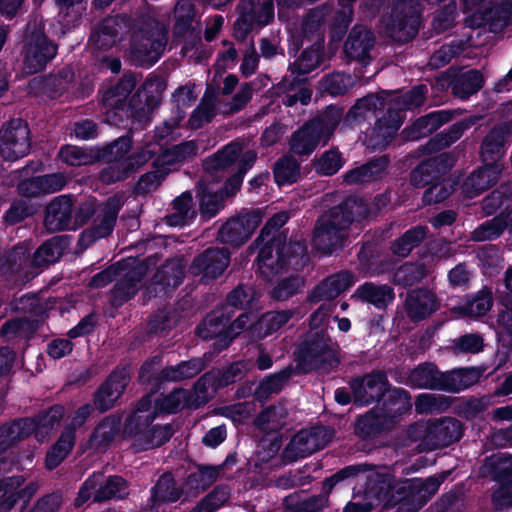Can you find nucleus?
<instances>
[{
  "mask_svg": "<svg viewBox=\"0 0 512 512\" xmlns=\"http://www.w3.org/2000/svg\"><path fill=\"white\" fill-rule=\"evenodd\" d=\"M450 471L426 479L412 478L397 481L388 473L376 474L367 484L368 494L383 508L396 507L395 512H418L437 493Z\"/></svg>",
  "mask_w": 512,
  "mask_h": 512,
  "instance_id": "f257e3e1",
  "label": "nucleus"
},
{
  "mask_svg": "<svg viewBox=\"0 0 512 512\" xmlns=\"http://www.w3.org/2000/svg\"><path fill=\"white\" fill-rule=\"evenodd\" d=\"M299 360L301 363L296 368L288 366L271 374L263 384H282L289 381L294 374L338 363L332 342L323 331L310 334L307 337L299 349Z\"/></svg>",
  "mask_w": 512,
  "mask_h": 512,
  "instance_id": "f03ea898",
  "label": "nucleus"
},
{
  "mask_svg": "<svg viewBox=\"0 0 512 512\" xmlns=\"http://www.w3.org/2000/svg\"><path fill=\"white\" fill-rule=\"evenodd\" d=\"M167 43L163 23L151 16L137 20L131 40L130 58L136 65H152L161 57Z\"/></svg>",
  "mask_w": 512,
  "mask_h": 512,
  "instance_id": "7ed1b4c3",
  "label": "nucleus"
},
{
  "mask_svg": "<svg viewBox=\"0 0 512 512\" xmlns=\"http://www.w3.org/2000/svg\"><path fill=\"white\" fill-rule=\"evenodd\" d=\"M65 410L62 405L55 404L39 411L33 417H21L4 423L8 431H13V439L17 442L34 436L38 442L49 439L57 430L64 418Z\"/></svg>",
  "mask_w": 512,
  "mask_h": 512,
  "instance_id": "20e7f679",
  "label": "nucleus"
},
{
  "mask_svg": "<svg viewBox=\"0 0 512 512\" xmlns=\"http://www.w3.org/2000/svg\"><path fill=\"white\" fill-rule=\"evenodd\" d=\"M253 89L249 83H244L232 97L226 101L215 94L205 93L198 107L193 111L189 119L192 128H200L203 124L210 122L216 113L232 115L241 111L251 100Z\"/></svg>",
  "mask_w": 512,
  "mask_h": 512,
  "instance_id": "39448f33",
  "label": "nucleus"
},
{
  "mask_svg": "<svg viewBox=\"0 0 512 512\" xmlns=\"http://www.w3.org/2000/svg\"><path fill=\"white\" fill-rule=\"evenodd\" d=\"M349 221L341 209L335 207L323 213L316 221L313 243L324 254H331L343 247L348 237Z\"/></svg>",
  "mask_w": 512,
  "mask_h": 512,
  "instance_id": "423d86ee",
  "label": "nucleus"
},
{
  "mask_svg": "<svg viewBox=\"0 0 512 512\" xmlns=\"http://www.w3.org/2000/svg\"><path fill=\"white\" fill-rule=\"evenodd\" d=\"M247 144L248 143L245 140H235L227 144L214 156L206 159L203 165L206 173V180L210 181V179L221 178L223 170L231 166L239 157L238 172L245 175L257 159V153L254 150L249 149L244 151Z\"/></svg>",
  "mask_w": 512,
  "mask_h": 512,
  "instance_id": "0eeeda50",
  "label": "nucleus"
},
{
  "mask_svg": "<svg viewBox=\"0 0 512 512\" xmlns=\"http://www.w3.org/2000/svg\"><path fill=\"white\" fill-rule=\"evenodd\" d=\"M237 11L234 35L240 41H244L255 27H264L274 19L273 0H239Z\"/></svg>",
  "mask_w": 512,
  "mask_h": 512,
  "instance_id": "6e6552de",
  "label": "nucleus"
},
{
  "mask_svg": "<svg viewBox=\"0 0 512 512\" xmlns=\"http://www.w3.org/2000/svg\"><path fill=\"white\" fill-rule=\"evenodd\" d=\"M121 207V197L116 195L98 205L97 213L92 219V226L85 229L79 236L78 246L81 252L96 240L105 238L112 233Z\"/></svg>",
  "mask_w": 512,
  "mask_h": 512,
  "instance_id": "1a4fd4ad",
  "label": "nucleus"
},
{
  "mask_svg": "<svg viewBox=\"0 0 512 512\" xmlns=\"http://www.w3.org/2000/svg\"><path fill=\"white\" fill-rule=\"evenodd\" d=\"M31 147L30 130L22 119H12L0 129V155L6 161L25 157Z\"/></svg>",
  "mask_w": 512,
  "mask_h": 512,
  "instance_id": "9d476101",
  "label": "nucleus"
},
{
  "mask_svg": "<svg viewBox=\"0 0 512 512\" xmlns=\"http://www.w3.org/2000/svg\"><path fill=\"white\" fill-rule=\"evenodd\" d=\"M262 220L263 212L260 209L243 210L222 225L218 232V239L222 243L242 245L251 237Z\"/></svg>",
  "mask_w": 512,
  "mask_h": 512,
  "instance_id": "9b49d317",
  "label": "nucleus"
},
{
  "mask_svg": "<svg viewBox=\"0 0 512 512\" xmlns=\"http://www.w3.org/2000/svg\"><path fill=\"white\" fill-rule=\"evenodd\" d=\"M147 273V265L144 261L131 260L118 265L117 276H120L111 291V303L121 306L130 300L141 287V281Z\"/></svg>",
  "mask_w": 512,
  "mask_h": 512,
  "instance_id": "f8f14e48",
  "label": "nucleus"
},
{
  "mask_svg": "<svg viewBox=\"0 0 512 512\" xmlns=\"http://www.w3.org/2000/svg\"><path fill=\"white\" fill-rule=\"evenodd\" d=\"M56 52V46L48 40L41 29L34 27V30H31L30 26L28 27L23 67L25 73L35 74L43 70L55 57Z\"/></svg>",
  "mask_w": 512,
  "mask_h": 512,
  "instance_id": "ddd939ff",
  "label": "nucleus"
},
{
  "mask_svg": "<svg viewBox=\"0 0 512 512\" xmlns=\"http://www.w3.org/2000/svg\"><path fill=\"white\" fill-rule=\"evenodd\" d=\"M153 387L156 389H152L145 395L150 396L156 417L177 414L184 408L197 409L201 405L198 396L185 390L182 386L175 387L169 394L158 393L162 386Z\"/></svg>",
  "mask_w": 512,
  "mask_h": 512,
  "instance_id": "4468645a",
  "label": "nucleus"
},
{
  "mask_svg": "<svg viewBox=\"0 0 512 512\" xmlns=\"http://www.w3.org/2000/svg\"><path fill=\"white\" fill-rule=\"evenodd\" d=\"M230 263V254L224 248L211 247L195 256L189 266V273L200 277L203 282L219 278Z\"/></svg>",
  "mask_w": 512,
  "mask_h": 512,
  "instance_id": "2eb2a0df",
  "label": "nucleus"
},
{
  "mask_svg": "<svg viewBox=\"0 0 512 512\" xmlns=\"http://www.w3.org/2000/svg\"><path fill=\"white\" fill-rule=\"evenodd\" d=\"M379 413L392 421V430L403 419V416L411 411V397L409 393L402 388L391 387L384 388L379 394V401L375 405Z\"/></svg>",
  "mask_w": 512,
  "mask_h": 512,
  "instance_id": "dca6fc26",
  "label": "nucleus"
},
{
  "mask_svg": "<svg viewBox=\"0 0 512 512\" xmlns=\"http://www.w3.org/2000/svg\"><path fill=\"white\" fill-rule=\"evenodd\" d=\"M136 86L133 75H123L117 83L103 91L101 97L102 106L105 108L108 122L117 124L115 119L118 110L127 106V101Z\"/></svg>",
  "mask_w": 512,
  "mask_h": 512,
  "instance_id": "f3484780",
  "label": "nucleus"
},
{
  "mask_svg": "<svg viewBox=\"0 0 512 512\" xmlns=\"http://www.w3.org/2000/svg\"><path fill=\"white\" fill-rule=\"evenodd\" d=\"M440 308V299L431 290L418 288L410 291L404 302V310L412 322L429 318Z\"/></svg>",
  "mask_w": 512,
  "mask_h": 512,
  "instance_id": "a211bd4d",
  "label": "nucleus"
},
{
  "mask_svg": "<svg viewBox=\"0 0 512 512\" xmlns=\"http://www.w3.org/2000/svg\"><path fill=\"white\" fill-rule=\"evenodd\" d=\"M156 418L150 396L143 395L125 418L123 433L130 438L140 437L142 439Z\"/></svg>",
  "mask_w": 512,
  "mask_h": 512,
  "instance_id": "6ab92c4d",
  "label": "nucleus"
},
{
  "mask_svg": "<svg viewBox=\"0 0 512 512\" xmlns=\"http://www.w3.org/2000/svg\"><path fill=\"white\" fill-rule=\"evenodd\" d=\"M291 251V245L279 248L278 245H266L263 247L257 257L258 270L261 276L272 281L287 270L290 263L287 254Z\"/></svg>",
  "mask_w": 512,
  "mask_h": 512,
  "instance_id": "aec40b11",
  "label": "nucleus"
},
{
  "mask_svg": "<svg viewBox=\"0 0 512 512\" xmlns=\"http://www.w3.org/2000/svg\"><path fill=\"white\" fill-rule=\"evenodd\" d=\"M464 433L463 423L454 417H441L430 421V447L428 451L448 447L458 442Z\"/></svg>",
  "mask_w": 512,
  "mask_h": 512,
  "instance_id": "412c9836",
  "label": "nucleus"
},
{
  "mask_svg": "<svg viewBox=\"0 0 512 512\" xmlns=\"http://www.w3.org/2000/svg\"><path fill=\"white\" fill-rule=\"evenodd\" d=\"M403 122L402 115L398 112L389 111L378 118L375 126L366 134L365 141L367 146L374 150H382L388 146L392 138L396 135Z\"/></svg>",
  "mask_w": 512,
  "mask_h": 512,
  "instance_id": "4be33fe9",
  "label": "nucleus"
},
{
  "mask_svg": "<svg viewBox=\"0 0 512 512\" xmlns=\"http://www.w3.org/2000/svg\"><path fill=\"white\" fill-rule=\"evenodd\" d=\"M392 421L383 417L375 406L355 418L353 432L361 440H373L392 431Z\"/></svg>",
  "mask_w": 512,
  "mask_h": 512,
  "instance_id": "5701e85b",
  "label": "nucleus"
},
{
  "mask_svg": "<svg viewBox=\"0 0 512 512\" xmlns=\"http://www.w3.org/2000/svg\"><path fill=\"white\" fill-rule=\"evenodd\" d=\"M374 44L372 31L363 25H355L345 41L344 52L349 59L366 64Z\"/></svg>",
  "mask_w": 512,
  "mask_h": 512,
  "instance_id": "b1692460",
  "label": "nucleus"
},
{
  "mask_svg": "<svg viewBox=\"0 0 512 512\" xmlns=\"http://www.w3.org/2000/svg\"><path fill=\"white\" fill-rule=\"evenodd\" d=\"M452 165L453 161L447 154H439L422 162L411 172V183L415 187L426 186L439 179Z\"/></svg>",
  "mask_w": 512,
  "mask_h": 512,
  "instance_id": "393cba45",
  "label": "nucleus"
},
{
  "mask_svg": "<svg viewBox=\"0 0 512 512\" xmlns=\"http://www.w3.org/2000/svg\"><path fill=\"white\" fill-rule=\"evenodd\" d=\"M72 215V198L67 195L58 196L46 208L45 227L51 232L68 229L71 225Z\"/></svg>",
  "mask_w": 512,
  "mask_h": 512,
  "instance_id": "a878e982",
  "label": "nucleus"
},
{
  "mask_svg": "<svg viewBox=\"0 0 512 512\" xmlns=\"http://www.w3.org/2000/svg\"><path fill=\"white\" fill-rule=\"evenodd\" d=\"M354 282L355 277L349 271H341L333 274L314 288L309 296V300L313 303L330 301L347 290Z\"/></svg>",
  "mask_w": 512,
  "mask_h": 512,
  "instance_id": "bb28decb",
  "label": "nucleus"
},
{
  "mask_svg": "<svg viewBox=\"0 0 512 512\" xmlns=\"http://www.w3.org/2000/svg\"><path fill=\"white\" fill-rule=\"evenodd\" d=\"M503 170L502 164H484L472 172L463 184V190L469 197H475L494 186Z\"/></svg>",
  "mask_w": 512,
  "mask_h": 512,
  "instance_id": "cd10ccee",
  "label": "nucleus"
},
{
  "mask_svg": "<svg viewBox=\"0 0 512 512\" xmlns=\"http://www.w3.org/2000/svg\"><path fill=\"white\" fill-rule=\"evenodd\" d=\"M234 311H228V307L221 306L212 311L198 326L196 332L203 339L216 338L217 342L225 335L227 323L231 320Z\"/></svg>",
  "mask_w": 512,
  "mask_h": 512,
  "instance_id": "c85d7f7f",
  "label": "nucleus"
},
{
  "mask_svg": "<svg viewBox=\"0 0 512 512\" xmlns=\"http://www.w3.org/2000/svg\"><path fill=\"white\" fill-rule=\"evenodd\" d=\"M183 494V488L177 486L176 480L172 474L164 473L151 487L149 501L153 506L175 503Z\"/></svg>",
  "mask_w": 512,
  "mask_h": 512,
  "instance_id": "c756f323",
  "label": "nucleus"
},
{
  "mask_svg": "<svg viewBox=\"0 0 512 512\" xmlns=\"http://www.w3.org/2000/svg\"><path fill=\"white\" fill-rule=\"evenodd\" d=\"M309 434L307 429H301L290 439L281 454L283 463L292 464L317 451Z\"/></svg>",
  "mask_w": 512,
  "mask_h": 512,
  "instance_id": "7c9ffc66",
  "label": "nucleus"
},
{
  "mask_svg": "<svg viewBox=\"0 0 512 512\" xmlns=\"http://www.w3.org/2000/svg\"><path fill=\"white\" fill-rule=\"evenodd\" d=\"M130 494L129 483L120 475H109L104 483L100 480L98 489L93 494V500L97 503H103L112 499L123 500Z\"/></svg>",
  "mask_w": 512,
  "mask_h": 512,
  "instance_id": "2f4dec72",
  "label": "nucleus"
},
{
  "mask_svg": "<svg viewBox=\"0 0 512 512\" xmlns=\"http://www.w3.org/2000/svg\"><path fill=\"white\" fill-rule=\"evenodd\" d=\"M69 246L66 236H55L44 242L32 255L36 268L56 262Z\"/></svg>",
  "mask_w": 512,
  "mask_h": 512,
  "instance_id": "473e14b6",
  "label": "nucleus"
},
{
  "mask_svg": "<svg viewBox=\"0 0 512 512\" xmlns=\"http://www.w3.org/2000/svg\"><path fill=\"white\" fill-rule=\"evenodd\" d=\"M353 297L383 309L393 301L394 292L388 285H376L372 282H366L356 289Z\"/></svg>",
  "mask_w": 512,
  "mask_h": 512,
  "instance_id": "72a5a7b5",
  "label": "nucleus"
},
{
  "mask_svg": "<svg viewBox=\"0 0 512 512\" xmlns=\"http://www.w3.org/2000/svg\"><path fill=\"white\" fill-rule=\"evenodd\" d=\"M321 142L323 143V137L308 122L293 133L290 139V149L297 155H309Z\"/></svg>",
  "mask_w": 512,
  "mask_h": 512,
  "instance_id": "f704fd0d",
  "label": "nucleus"
},
{
  "mask_svg": "<svg viewBox=\"0 0 512 512\" xmlns=\"http://www.w3.org/2000/svg\"><path fill=\"white\" fill-rule=\"evenodd\" d=\"M196 471H190L185 478L187 492L198 494L211 487L219 477V468L212 465L195 464Z\"/></svg>",
  "mask_w": 512,
  "mask_h": 512,
  "instance_id": "c9c22d12",
  "label": "nucleus"
},
{
  "mask_svg": "<svg viewBox=\"0 0 512 512\" xmlns=\"http://www.w3.org/2000/svg\"><path fill=\"white\" fill-rule=\"evenodd\" d=\"M387 164L388 161L384 157L375 159L365 165L348 171L344 175V181L347 184L353 185L374 181L382 176L387 168Z\"/></svg>",
  "mask_w": 512,
  "mask_h": 512,
  "instance_id": "e433bc0d",
  "label": "nucleus"
},
{
  "mask_svg": "<svg viewBox=\"0 0 512 512\" xmlns=\"http://www.w3.org/2000/svg\"><path fill=\"white\" fill-rule=\"evenodd\" d=\"M121 417L110 415L105 417L92 431L89 442L92 446L99 448L108 447L119 433Z\"/></svg>",
  "mask_w": 512,
  "mask_h": 512,
  "instance_id": "4c0bfd02",
  "label": "nucleus"
},
{
  "mask_svg": "<svg viewBox=\"0 0 512 512\" xmlns=\"http://www.w3.org/2000/svg\"><path fill=\"white\" fill-rule=\"evenodd\" d=\"M33 245L31 241H23L15 245L6 256L8 268L12 272H23L25 274L33 273L32 269L36 268L33 261L31 251Z\"/></svg>",
  "mask_w": 512,
  "mask_h": 512,
  "instance_id": "58836bf2",
  "label": "nucleus"
},
{
  "mask_svg": "<svg viewBox=\"0 0 512 512\" xmlns=\"http://www.w3.org/2000/svg\"><path fill=\"white\" fill-rule=\"evenodd\" d=\"M490 30L499 32L512 23V0H491V6L484 14Z\"/></svg>",
  "mask_w": 512,
  "mask_h": 512,
  "instance_id": "ea45409f",
  "label": "nucleus"
},
{
  "mask_svg": "<svg viewBox=\"0 0 512 512\" xmlns=\"http://www.w3.org/2000/svg\"><path fill=\"white\" fill-rule=\"evenodd\" d=\"M197 152L198 146L196 142L185 141L162 151L156 158L154 165L158 167L179 164L196 156Z\"/></svg>",
  "mask_w": 512,
  "mask_h": 512,
  "instance_id": "a19ab883",
  "label": "nucleus"
},
{
  "mask_svg": "<svg viewBox=\"0 0 512 512\" xmlns=\"http://www.w3.org/2000/svg\"><path fill=\"white\" fill-rule=\"evenodd\" d=\"M122 24L118 18H107L102 21L98 30L91 36V41L99 49H108L120 41Z\"/></svg>",
  "mask_w": 512,
  "mask_h": 512,
  "instance_id": "79ce46f5",
  "label": "nucleus"
},
{
  "mask_svg": "<svg viewBox=\"0 0 512 512\" xmlns=\"http://www.w3.org/2000/svg\"><path fill=\"white\" fill-rule=\"evenodd\" d=\"M448 117L443 112H433L417 119L410 128L405 129L406 138L417 140L436 131Z\"/></svg>",
  "mask_w": 512,
  "mask_h": 512,
  "instance_id": "37998d69",
  "label": "nucleus"
},
{
  "mask_svg": "<svg viewBox=\"0 0 512 512\" xmlns=\"http://www.w3.org/2000/svg\"><path fill=\"white\" fill-rule=\"evenodd\" d=\"M175 32L186 35L189 32L200 30L199 23L191 0H178L175 9Z\"/></svg>",
  "mask_w": 512,
  "mask_h": 512,
  "instance_id": "c03bdc74",
  "label": "nucleus"
},
{
  "mask_svg": "<svg viewBox=\"0 0 512 512\" xmlns=\"http://www.w3.org/2000/svg\"><path fill=\"white\" fill-rule=\"evenodd\" d=\"M411 384H450L449 375L442 373L434 363L424 362L407 373Z\"/></svg>",
  "mask_w": 512,
  "mask_h": 512,
  "instance_id": "a18cd8bd",
  "label": "nucleus"
},
{
  "mask_svg": "<svg viewBox=\"0 0 512 512\" xmlns=\"http://www.w3.org/2000/svg\"><path fill=\"white\" fill-rule=\"evenodd\" d=\"M13 431H8L3 424L0 426V476L11 472L13 469L19 470L21 463L18 456L9 451L12 446L18 442L13 439Z\"/></svg>",
  "mask_w": 512,
  "mask_h": 512,
  "instance_id": "49530a36",
  "label": "nucleus"
},
{
  "mask_svg": "<svg viewBox=\"0 0 512 512\" xmlns=\"http://www.w3.org/2000/svg\"><path fill=\"white\" fill-rule=\"evenodd\" d=\"M194 213L192 194L183 192L173 200L170 213L166 215L165 221L170 226H182L194 216Z\"/></svg>",
  "mask_w": 512,
  "mask_h": 512,
  "instance_id": "de8ad7c7",
  "label": "nucleus"
},
{
  "mask_svg": "<svg viewBox=\"0 0 512 512\" xmlns=\"http://www.w3.org/2000/svg\"><path fill=\"white\" fill-rule=\"evenodd\" d=\"M42 324L43 321L39 318H16L3 324L0 332L8 339H30L40 329Z\"/></svg>",
  "mask_w": 512,
  "mask_h": 512,
  "instance_id": "09e8293b",
  "label": "nucleus"
},
{
  "mask_svg": "<svg viewBox=\"0 0 512 512\" xmlns=\"http://www.w3.org/2000/svg\"><path fill=\"white\" fill-rule=\"evenodd\" d=\"M366 471H368L367 464L347 465L322 481V491L329 495L336 486H348L359 474Z\"/></svg>",
  "mask_w": 512,
  "mask_h": 512,
  "instance_id": "8fccbe9b",
  "label": "nucleus"
},
{
  "mask_svg": "<svg viewBox=\"0 0 512 512\" xmlns=\"http://www.w3.org/2000/svg\"><path fill=\"white\" fill-rule=\"evenodd\" d=\"M485 468L495 483L512 479V454L498 452L485 459Z\"/></svg>",
  "mask_w": 512,
  "mask_h": 512,
  "instance_id": "3c124183",
  "label": "nucleus"
},
{
  "mask_svg": "<svg viewBox=\"0 0 512 512\" xmlns=\"http://www.w3.org/2000/svg\"><path fill=\"white\" fill-rule=\"evenodd\" d=\"M203 370V363L200 359H192L182 362L176 366L164 368L160 372V380L165 382L186 381L198 375Z\"/></svg>",
  "mask_w": 512,
  "mask_h": 512,
  "instance_id": "603ef678",
  "label": "nucleus"
},
{
  "mask_svg": "<svg viewBox=\"0 0 512 512\" xmlns=\"http://www.w3.org/2000/svg\"><path fill=\"white\" fill-rule=\"evenodd\" d=\"M286 416L287 412L282 406L270 405L257 415L254 425L264 433H278L285 423Z\"/></svg>",
  "mask_w": 512,
  "mask_h": 512,
  "instance_id": "864d4df0",
  "label": "nucleus"
},
{
  "mask_svg": "<svg viewBox=\"0 0 512 512\" xmlns=\"http://www.w3.org/2000/svg\"><path fill=\"white\" fill-rule=\"evenodd\" d=\"M342 116L343 110L341 108L329 106L318 117L309 121L323 137V144L328 142L341 121Z\"/></svg>",
  "mask_w": 512,
  "mask_h": 512,
  "instance_id": "5fc2aeb1",
  "label": "nucleus"
},
{
  "mask_svg": "<svg viewBox=\"0 0 512 512\" xmlns=\"http://www.w3.org/2000/svg\"><path fill=\"white\" fill-rule=\"evenodd\" d=\"M481 155L485 164H500L504 155V133L500 128L492 129L484 138Z\"/></svg>",
  "mask_w": 512,
  "mask_h": 512,
  "instance_id": "6e6d98bb",
  "label": "nucleus"
},
{
  "mask_svg": "<svg viewBox=\"0 0 512 512\" xmlns=\"http://www.w3.org/2000/svg\"><path fill=\"white\" fill-rule=\"evenodd\" d=\"M427 89L423 85L412 88L409 92L402 96H397L387 102L389 111L398 112L401 115L403 110H411L419 107L424 103Z\"/></svg>",
  "mask_w": 512,
  "mask_h": 512,
  "instance_id": "4d7b16f0",
  "label": "nucleus"
},
{
  "mask_svg": "<svg viewBox=\"0 0 512 512\" xmlns=\"http://www.w3.org/2000/svg\"><path fill=\"white\" fill-rule=\"evenodd\" d=\"M199 210L205 217L211 218L222 207L224 193L214 190L213 187L204 183L199 184Z\"/></svg>",
  "mask_w": 512,
  "mask_h": 512,
  "instance_id": "13d9d810",
  "label": "nucleus"
},
{
  "mask_svg": "<svg viewBox=\"0 0 512 512\" xmlns=\"http://www.w3.org/2000/svg\"><path fill=\"white\" fill-rule=\"evenodd\" d=\"M482 85V75L476 70H469L452 82V91L456 96L465 99L480 90Z\"/></svg>",
  "mask_w": 512,
  "mask_h": 512,
  "instance_id": "bf43d9fd",
  "label": "nucleus"
},
{
  "mask_svg": "<svg viewBox=\"0 0 512 512\" xmlns=\"http://www.w3.org/2000/svg\"><path fill=\"white\" fill-rule=\"evenodd\" d=\"M427 228L424 226L414 227L404 233L403 236L392 243V251L395 255L406 257L426 237Z\"/></svg>",
  "mask_w": 512,
  "mask_h": 512,
  "instance_id": "052dcab7",
  "label": "nucleus"
},
{
  "mask_svg": "<svg viewBox=\"0 0 512 512\" xmlns=\"http://www.w3.org/2000/svg\"><path fill=\"white\" fill-rule=\"evenodd\" d=\"M127 386H98L93 394V406L104 413L115 406Z\"/></svg>",
  "mask_w": 512,
  "mask_h": 512,
  "instance_id": "680f3d73",
  "label": "nucleus"
},
{
  "mask_svg": "<svg viewBox=\"0 0 512 512\" xmlns=\"http://www.w3.org/2000/svg\"><path fill=\"white\" fill-rule=\"evenodd\" d=\"M387 106L379 96L367 95L359 99L354 106L349 110L346 116L347 121H357L359 119H365L369 115L374 114L378 109Z\"/></svg>",
  "mask_w": 512,
  "mask_h": 512,
  "instance_id": "e2e57ef3",
  "label": "nucleus"
},
{
  "mask_svg": "<svg viewBox=\"0 0 512 512\" xmlns=\"http://www.w3.org/2000/svg\"><path fill=\"white\" fill-rule=\"evenodd\" d=\"M492 307V295L487 290L479 291L471 300L463 306L454 308L459 314L471 317L485 315Z\"/></svg>",
  "mask_w": 512,
  "mask_h": 512,
  "instance_id": "0e129e2a",
  "label": "nucleus"
},
{
  "mask_svg": "<svg viewBox=\"0 0 512 512\" xmlns=\"http://www.w3.org/2000/svg\"><path fill=\"white\" fill-rule=\"evenodd\" d=\"M256 297V291L252 286L240 284L227 294L226 303L222 306L228 307V311L247 309L252 306Z\"/></svg>",
  "mask_w": 512,
  "mask_h": 512,
  "instance_id": "69168bd1",
  "label": "nucleus"
},
{
  "mask_svg": "<svg viewBox=\"0 0 512 512\" xmlns=\"http://www.w3.org/2000/svg\"><path fill=\"white\" fill-rule=\"evenodd\" d=\"M336 209H341L345 218L349 221V226L354 221H361L368 218L373 211L369 208L366 201L358 197H349L340 205L335 206Z\"/></svg>",
  "mask_w": 512,
  "mask_h": 512,
  "instance_id": "338daca9",
  "label": "nucleus"
},
{
  "mask_svg": "<svg viewBox=\"0 0 512 512\" xmlns=\"http://www.w3.org/2000/svg\"><path fill=\"white\" fill-rule=\"evenodd\" d=\"M294 316L293 310L271 311L259 319L258 326L263 336H268L286 325Z\"/></svg>",
  "mask_w": 512,
  "mask_h": 512,
  "instance_id": "774afa93",
  "label": "nucleus"
}]
</instances>
